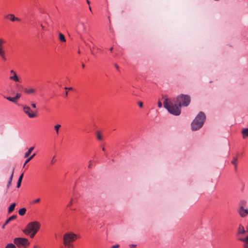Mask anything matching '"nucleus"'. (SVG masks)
<instances>
[{"label":"nucleus","mask_w":248,"mask_h":248,"mask_svg":"<svg viewBox=\"0 0 248 248\" xmlns=\"http://www.w3.org/2000/svg\"><path fill=\"white\" fill-rule=\"evenodd\" d=\"M26 211V209L25 208H22L19 209L18 211V213L20 216H23L25 214Z\"/></svg>","instance_id":"412c9836"},{"label":"nucleus","mask_w":248,"mask_h":248,"mask_svg":"<svg viewBox=\"0 0 248 248\" xmlns=\"http://www.w3.org/2000/svg\"><path fill=\"white\" fill-rule=\"evenodd\" d=\"M89 9H90V11H91V10H92V9H91V6H89Z\"/></svg>","instance_id":"864d4df0"},{"label":"nucleus","mask_w":248,"mask_h":248,"mask_svg":"<svg viewBox=\"0 0 248 248\" xmlns=\"http://www.w3.org/2000/svg\"><path fill=\"white\" fill-rule=\"evenodd\" d=\"M61 127V125L60 124H58L54 126V128L55 131H56L57 135L59 133V129Z\"/></svg>","instance_id":"5701e85b"},{"label":"nucleus","mask_w":248,"mask_h":248,"mask_svg":"<svg viewBox=\"0 0 248 248\" xmlns=\"http://www.w3.org/2000/svg\"><path fill=\"white\" fill-rule=\"evenodd\" d=\"M102 150H103V151H105V148H104V147L102 148Z\"/></svg>","instance_id":"09e8293b"},{"label":"nucleus","mask_w":248,"mask_h":248,"mask_svg":"<svg viewBox=\"0 0 248 248\" xmlns=\"http://www.w3.org/2000/svg\"><path fill=\"white\" fill-rule=\"evenodd\" d=\"M4 98H5V99H6L7 100L11 101V102H12L14 103H17V100H16V98L15 97H5V96H4Z\"/></svg>","instance_id":"a211bd4d"},{"label":"nucleus","mask_w":248,"mask_h":248,"mask_svg":"<svg viewBox=\"0 0 248 248\" xmlns=\"http://www.w3.org/2000/svg\"><path fill=\"white\" fill-rule=\"evenodd\" d=\"M86 2L88 4H90V1L89 0H86Z\"/></svg>","instance_id":"a18cd8bd"},{"label":"nucleus","mask_w":248,"mask_h":248,"mask_svg":"<svg viewBox=\"0 0 248 248\" xmlns=\"http://www.w3.org/2000/svg\"><path fill=\"white\" fill-rule=\"evenodd\" d=\"M35 154H33L32 155H31L30 157H29L28 158H29V160H31L34 156H35Z\"/></svg>","instance_id":"e433bc0d"},{"label":"nucleus","mask_w":248,"mask_h":248,"mask_svg":"<svg viewBox=\"0 0 248 248\" xmlns=\"http://www.w3.org/2000/svg\"><path fill=\"white\" fill-rule=\"evenodd\" d=\"M119 247H120L119 245L116 244V245L112 246L111 248H118Z\"/></svg>","instance_id":"2f4dec72"},{"label":"nucleus","mask_w":248,"mask_h":248,"mask_svg":"<svg viewBox=\"0 0 248 248\" xmlns=\"http://www.w3.org/2000/svg\"><path fill=\"white\" fill-rule=\"evenodd\" d=\"M136 246V245H134V244H130V245H129V247L130 248H134Z\"/></svg>","instance_id":"f704fd0d"},{"label":"nucleus","mask_w":248,"mask_h":248,"mask_svg":"<svg viewBox=\"0 0 248 248\" xmlns=\"http://www.w3.org/2000/svg\"><path fill=\"white\" fill-rule=\"evenodd\" d=\"M14 243L19 248H26L30 243L27 238L23 237H16L14 240Z\"/></svg>","instance_id":"39448f33"},{"label":"nucleus","mask_w":248,"mask_h":248,"mask_svg":"<svg viewBox=\"0 0 248 248\" xmlns=\"http://www.w3.org/2000/svg\"><path fill=\"white\" fill-rule=\"evenodd\" d=\"M88 167H89V168H91L92 167V163H91V161H90V164H89Z\"/></svg>","instance_id":"79ce46f5"},{"label":"nucleus","mask_w":248,"mask_h":248,"mask_svg":"<svg viewBox=\"0 0 248 248\" xmlns=\"http://www.w3.org/2000/svg\"><path fill=\"white\" fill-rule=\"evenodd\" d=\"M4 43L5 41L2 38H0V57L3 61L6 62L7 59L5 56V50L3 46Z\"/></svg>","instance_id":"423d86ee"},{"label":"nucleus","mask_w":248,"mask_h":248,"mask_svg":"<svg viewBox=\"0 0 248 248\" xmlns=\"http://www.w3.org/2000/svg\"><path fill=\"white\" fill-rule=\"evenodd\" d=\"M112 49H113V47H111V48H110V50L111 51H112Z\"/></svg>","instance_id":"3c124183"},{"label":"nucleus","mask_w":248,"mask_h":248,"mask_svg":"<svg viewBox=\"0 0 248 248\" xmlns=\"http://www.w3.org/2000/svg\"><path fill=\"white\" fill-rule=\"evenodd\" d=\"M24 112L28 115V116L31 118H34L36 116L35 114L33 113L31 108L28 106H25L23 108Z\"/></svg>","instance_id":"0eeeda50"},{"label":"nucleus","mask_w":248,"mask_h":248,"mask_svg":"<svg viewBox=\"0 0 248 248\" xmlns=\"http://www.w3.org/2000/svg\"><path fill=\"white\" fill-rule=\"evenodd\" d=\"M10 73L12 76H10V79L16 82H19V78L16 75V73L13 70H11Z\"/></svg>","instance_id":"9d476101"},{"label":"nucleus","mask_w":248,"mask_h":248,"mask_svg":"<svg viewBox=\"0 0 248 248\" xmlns=\"http://www.w3.org/2000/svg\"><path fill=\"white\" fill-rule=\"evenodd\" d=\"M97 138L100 140H102V136L99 132L97 133Z\"/></svg>","instance_id":"cd10ccee"},{"label":"nucleus","mask_w":248,"mask_h":248,"mask_svg":"<svg viewBox=\"0 0 248 248\" xmlns=\"http://www.w3.org/2000/svg\"><path fill=\"white\" fill-rule=\"evenodd\" d=\"M239 213L242 217H246L248 215V209H244L243 206H241L239 210Z\"/></svg>","instance_id":"1a4fd4ad"},{"label":"nucleus","mask_w":248,"mask_h":248,"mask_svg":"<svg viewBox=\"0 0 248 248\" xmlns=\"http://www.w3.org/2000/svg\"><path fill=\"white\" fill-rule=\"evenodd\" d=\"M82 67H83V68H84V67H85V65H84V64L82 63Z\"/></svg>","instance_id":"49530a36"},{"label":"nucleus","mask_w":248,"mask_h":248,"mask_svg":"<svg viewBox=\"0 0 248 248\" xmlns=\"http://www.w3.org/2000/svg\"><path fill=\"white\" fill-rule=\"evenodd\" d=\"M114 66L115 67V68L117 69V70H119V66L117 64H114Z\"/></svg>","instance_id":"ea45409f"},{"label":"nucleus","mask_w":248,"mask_h":248,"mask_svg":"<svg viewBox=\"0 0 248 248\" xmlns=\"http://www.w3.org/2000/svg\"><path fill=\"white\" fill-rule=\"evenodd\" d=\"M33 248H37V246H34Z\"/></svg>","instance_id":"603ef678"},{"label":"nucleus","mask_w":248,"mask_h":248,"mask_svg":"<svg viewBox=\"0 0 248 248\" xmlns=\"http://www.w3.org/2000/svg\"><path fill=\"white\" fill-rule=\"evenodd\" d=\"M14 170H15V168H13V170H12V174H11V176H10V178L9 179L8 183H7V188H8L10 186L11 184V183H12V179H13V177Z\"/></svg>","instance_id":"f8f14e48"},{"label":"nucleus","mask_w":248,"mask_h":248,"mask_svg":"<svg viewBox=\"0 0 248 248\" xmlns=\"http://www.w3.org/2000/svg\"><path fill=\"white\" fill-rule=\"evenodd\" d=\"M40 224L37 221H33L29 223L26 228L23 230L27 235H30L31 238H33L39 230Z\"/></svg>","instance_id":"7ed1b4c3"},{"label":"nucleus","mask_w":248,"mask_h":248,"mask_svg":"<svg viewBox=\"0 0 248 248\" xmlns=\"http://www.w3.org/2000/svg\"><path fill=\"white\" fill-rule=\"evenodd\" d=\"M41 27H42V29H43V28H44V26H43V25H42V24H41Z\"/></svg>","instance_id":"8fccbe9b"},{"label":"nucleus","mask_w":248,"mask_h":248,"mask_svg":"<svg viewBox=\"0 0 248 248\" xmlns=\"http://www.w3.org/2000/svg\"><path fill=\"white\" fill-rule=\"evenodd\" d=\"M21 181H17V185H16V187L17 188H19L20 187V186H21Z\"/></svg>","instance_id":"c756f323"},{"label":"nucleus","mask_w":248,"mask_h":248,"mask_svg":"<svg viewBox=\"0 0 248 248\" xmlns=\"http://www.w3.org/2000/svg\"><path fill=\"white\" fill-rule=\"evenodd\" d=\"M77 238V235L71 232L65 233L63 236V244L67 248H73L72 243Z\"/></svg>","instance_id":"20e7f679"},{"label":"nucleus","mask_w":248,"mask_h":248,"mask_svg":"<svg viewBox=\"0 0 248 248\" xmlns=\"http://www.w3.org/2000/svg\"><path fill=\"white\" fill-rule=\"evenodd\" d=\"M190 97L187 94H181L176 98L178 104H174L168 98L165 99L163 102L164 108L170 114L178 116L181 114L180 108L182 106L187 107L190 103Z\"/></svg>","instance_id":"f257e3e1"},{"label":"nucleus","mask_w":248,"mask_h":248,"mask_svg":"<svg viewBox=\"0 0 248 248\" xmlns=\"http://www.w3.org/2000/svg\"><path fill=\"white\" fill-rule=\"evenodd\" d=\"M23 173H22V174H21L18 178V181H21L22 182V179H23Z\"/></svg>","instance_id":"bb28decb"},{"label":"nucleus","mask_w":248,"mask_h":248,"mask_svg":"<svg viewBox=\"0 0 248 248\" xmlns=\"http://www.w3.org/2000/svg\"><path fill=\"white\" fill-rule=\"evenodd\" d=\"M33 149H34L33 147L30 148L28 149V151L25 153L24 157H28L29 156V155L31 154V152L33 151Z\"/></svg>","instance_id":"6ab92c4d"},{"label":"nucleus","mask_w":248,"mask_h":248,"mask_svg":"<svg viewBox=\"0 0 248 248\" xmlns=\"http://www.w3.org/2000/svg\"><path fill=\"white\" fill-rule=\"evenodd\" d=\"M92 54L93 55H94V53L93 52H92Z\"/></svg>","instance_id":"5fc2aeb1"},{"label":"nucleus","mask_w":248,"mask_h":248,"mask_svg":"<svg viewBox=\"0 0 248 248\" xmlns=\"http://www.w3.org/2000/svg\"><path fill=\"white\" fill-rule=\"evenodd\" d=\"M20 97H21V94L19 93H17L16 95L15 96V97L16 98V100L17 99H19Z\"/></svg>","instance_id":"a878e982"},{"label":"nucleus","mask_w":248,"mask_h":248,"mask_svg":"<svg viewBox=\"0 0 248 248\" xmlns=\"http://www.w3.org/2000/svg\"><path fill=\"white\" fill-rule=\"evenodd\" d=\"M59 39L60 40V41H61L62 42H66V39H65V36L62 33H59Z\"/></svg>","instance_id":"dca6fc26"},{"label":"nucleus","mask_w":248,"mask_h":248,"mask_svg":"<svg viewBox=\"0 0 248 248\" xmlns=\"http://www.w3.org/2000/svg\"><path fill=\"white\" fill-rule=\"evenodd\" d=\"M86 30V26L83 23L80 22L78 24L77 28V31L78 33L81 34L84 32Z\"/></svg>","instance_id":"6e6552de"},{"label":"nucleus","mask_w":248,"mask_h":248,"mask_svg":"<svg viewBox=\"0 0 248 248\" xmlns=\"http://www.w3.org/2000/svg\"><path fill=\"white\" fill-rule=\"evenodd\" d=\"M30 161V160H29V158H27V159L26 160V161H25V163H24V165H23V167H25V165H26V164L28 162H29Z\"/></svg>","instance_id":"473e14b6"},{"label":"nucleus","mask_w":248,"mask_h":248,"mask_svg":"<svg viewBox=\"0 0 248 248\" xmlns=\"http://www.w3.org/2000/svg\"><path fill=\"white\" fill-rule=\"evenodd\" d=\"M73 199H71L70 201L69 202V203L67 205V207H70L71 205H72V204H73Z\"/></svg>","instance_id":"c85d7f7f"},{"label":"nucleus","mask_w":248,"mask_h":248,"mask_svg":"<svg viewBox=\"0 0 248 248\" xmlns=\"http://www.w3.org/2000/svg\"><path fill=\"white\" fill-rule=\"evenodd\" d=\"M206 119V116L202 111H200L191 124L192 131L199 130L203 125Z\"/></svg>","instance_id":"f03ea898"},{"label":"nucleus","mask_w":248,"mask_h":248,"mask_svg":"<svg viewBox=\"0 0 248 248\" xmlns=\"http://www.w3.org/2000/svg\"><path fill=\"white\" fill-rule=\"evenodd\" d=\"M244 248H248V244L244 245Z\"/></svg>","instance_id":"37998d69"},{"label":"nucleus","mask_w":248,"mask_h":248,"mask_svg":"<svg viewBox=\"0 0 248 248\" xmlns=\"http://www.w3.org/2000/svg\"><path fill=\"white\" fill-rule=\"evenodd\" d=\"M7 224H5V222L4 223V224L3 225V226H2V229H4L5 228V226Z\"/></svg>","instance_id":"c03bdc74"},{"label":"nucleus","mask_w":248,"mask_h":248,"mask_svg":"<svg viewBox=\"0 0 248 248\" xmlns=\"http://www.w3.org/2000/svg\"><path fill=\"white\" fill-rule=\"evenodd\" d=\"M243 138L246 139L248 137V128H243L242 131Z\"/></svg>","instance_id":"ddd939ff"},{"label":"nucleus","mask_w":248,"mask_h":248,"mask_svg":"<svg viewBox=\"0 0 248 248\" xmlns=\"http://www.w3.org/2000/svg\"><path fill=\"white\" fill-rule=\"evenodd\" d=\"M16 215H13V216H11L9 218H8L5 221V224H7L10 221L16 219Z\"/></svg>","instance_id":"aec40b11"},{"label":"nucleus","mask_w":248,"mask_h":248,"mask_svg":"<svg viewBox=\"0 0 248 248\" xmlns=\"http://www.w3.org/2000/svg\"><path fill=\"white\" fill-rule=\"evenodd\" d=\"M237 160V158H234L233 160L232 161V163L234 165V168L235 170H236L237 169V165L236 164V161Z\"/></svg>","instance_id":"393cba45"},{"label":"nucleus","mask_w":248,"mask_h":248,"mask_svg":"<svg viewBox=\"0 0 248 248\" xmlns=\"http://www.w3.org/2000/svg\"><path fill=\"white\" fill-rule=\"evenodd\" d=\"M24 92L27 94H31L35 93V90L33 89H27V88H25Z\"/></svg>","instance_id":"f3484780"},{"label":"nucleus","mask_w":248,"mask_h":248,"mask_svg":"<svg viewBox=\"0 0 248 248\" xmlns=\"http://www.w3.org/2000/svg\"><path fill=\"white\" fill-rule=\"evenodd\" d=\"M138 104H139V106H140V108H142V106H143V104L141 102H139L138 103Z\"/></svg>","instance_id":"c9c22d12"},{"label":"nucleus","mask_w":248,"mask_h":248,"mask_svg":"<svg viewBox=\"0 0 248 248\" xmlns=\"http://www.w3.org/2000/svg\"><path fill=\"white\" fill-rule=\"evenodd\" d=\"M31 107L33 108H36V105L35 104H32L31 105Z\"/></svg>","instance_id":"a19ab883"},{"label":"nucleus","mask_w":248,"mask_h":248,"mask_svg":"<svg viewBox=\"0 0 248 248\" xmlns=\"http://www.w3.org/2000/svg\"><path fill=\"white\" fill-rule=\"evenodd\" d=\"M40 198H38V199H37L36 200H35L34 201H33V202H32V203L33 204V203H35L39 202H40Z\"/></svg>","instance_id":"7c9ffc66"},{"label":"nucleus","mask_w":248,"mask_h":248,"mask_svg":"<svg viewBox=\"0 0 248 248\" xmlns=\"http://www.w3.org/2000/svg\"><path fill=\"white\" fill-rule=\"evenodd\" d=\"M64 89L67 90H72L73 89V88L72 87H65L64 88Z\"/></svg>","instance_id":"58836bf2"},{"label":"nucleus","mask_w":248,"mask_h":248,"mask_svg":"<svg viewBox=\"0 0 248 248\" xmlns=\"http://www.w3.org/2000/svg\"><path fill=\"white\" fill-rule=\"evenodd\" d=\"M245 232L244 227L241 224H240L238 229V234H243Z\"/></svg>","instance_id":"4468645a"},{"label":"nucleus","mask_w":248,"mask_h":248,"mask_svg":"<svg viewBox=\"0 0 248 248\" xmlns=\"http://www.w3.org/2000/svg\"><path fill=\"white\" fill-rule=\"evenodd\" d=\"M54 157L52 158V160H51V163L52 164H53L55 163V162H56V160H54Z\"/></svg>","instance_id":"4c0bfd02"},{"label":"nucleus","mask_w":248,"mask_h":248,"mask_svg":"<svg viewBox=\"0 0 248 248\" xmlns=\"http://www.w3.org/2000/svg\"><path fill=\"white\" fill-rule=\"evenodd\" d=\"M65 95H66V96H67V94H68L67 92H66L65 93Z\"/></svg>","instance_id":"de8ad7c7"},{"label":"nucleus","mask_w":248,"mask_h":248,"mask_svg":"<svg viewBox=\"0 0 248 248\" xmlns=\"http://www.w3.org/2000/svg\"><path fill=\"white\" fill-rule=\"evenodd\" d=\"M16 203H12L10 206L8 208V213H12L15 209V206H16Z\"/></svg>","instance_id":"2eb2a0df"},{"label":"nucleus","mask_w":248,"mask_h":248,"mask_svg":"<svg viewBox=\"0 0 248 248\" xmlns=\"http://www.w3.org/2000/svg\"><path fill=\"white\" fill-rule=\"evenodd\" d=\"M5 248H16V247L14 244L9 243L6 245Z\"/></svg>","instance_id":"b1692460"},{"label":"nucleus","mask_w":248,"mask_h":248,"mask_svg":"<svg viewBox=\"0 0 248 248\" xmlns=\"http://www.w3.org/2000/svg\"><path fill=\"white\" fill-rule=\"evenodd\" d=\"M158 108H161V107H162V103H161V102L160 101H159V102H158Z\"/></svg>","instance_id":"72a5a7b5"},{"label":"nucleus","mask_w":248,"mask_h":248,"mask_svg":"<svg viewBox=\"0 0 248 248\" xmlns=\"http://www.w3.org/2000/svg\"><path fill=\"white\" fill-rule=\"evenodd\" d=\"M5 18L9 19L11 21L14 22L15 21H20V19L15 17L14 15L11 14H8L5 16Z\"/></svg>","instance_id":"9b49d317"},{"label":"nucleus","mask_w":248,"mask_h":248,"mask_svg":"<svg viewBox=\"0 0 248 248\" xmlns=\"http://www.w3.org/2000/svg\"><path fill=\"white\" fill-rule=\"evenodd\" d=\"M238 240L245 243L244 245H248V236L245 238H240L238 239Z\"/></svg>","instance_id":"4be33fe9"}]
</instances>
